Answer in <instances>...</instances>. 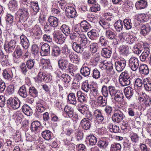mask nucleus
I'll return each mask as SVG.
<instances>
[{
  "instance_id": "nucleus-50",
  "label": "nucleus",
  "mask_w": 151,
  "mask_h": 151,
  "mask_svg": "<svg viewBox=\"0 0 151 151\" xmlns=\"http://www.w3.org/2000/svg\"><path fill=\"white\" fill-rule=\"evenodd\" d=\"M29 93L32 96L35 97L38 95V90L34 87L31 86L28 88Z\"/></svg>"
},
{
  "instance_id": "nucleus-6",
  "label": "nucleus",
  "mask_w": 151,
  "mask_h": 151,
  "mask_svg": "<svg viewBox=\"0 0 151 151\" xmlns=\"http://www.w3.org/2000/svg\"><path fill=\"white\" fill-rule=\"evenodd\" d=\"M7 104L13 109H17L20 106V101L19 99L16 97H10L7 101Z\"/></svg>"
},
{
  "instance_id": "nucleus-54",
  "label": "nucleus",
  "mask_w": 151,
  "mask_h": 151,
  "mask_svg": "<svg viewBox=\"0 0 151 151\" xmlns=\"http://www.w3.org/2000/svg\"><path fill=\"white\" fill-rule=\"evenodd\" d=\"M106 37L110 40H113L115 38V33L110 30H106L105 32Z\"/></svg>"
},
{
  "instance_id": "nucleus-45",
  "label": "nucleus",
  "mask_w": 151,
  "mask_h": 151,
  "mask_svg": "<svg viewBox=\"0 0 151 151\" xmlns=\"http://www.w3.org/2000/svg\"><path fill=\"white\" fill-rule=\"evenodd\" d=\"M32 32L34 36H40L42 33L40 27L37 25H35L34 27L32 29Z\"/></svg>"
},
{
  "instance_id": "nucleus-7",
  "label": "nucleus",
  "mask_w": 151,
  "mask_h": 151,
  "mask_svg": "<svg viewBox=\"0 0 151 151\" xmlns=\"http://www.w3.org/2000/svg\"><path fill=\"white\" fill-rule=\"evenodd\" d=\"M53 35L54 39L56 43L60 44L64 42L65 38L61 32L59 31H55Z\"/></svg>"
},
{
  "instance_id": "nucleus-33",
  "label": "nucleus",
  "mask_w": 151,
  "mask_h": 151,
  "mask_svg": "<svg viewBox=\"0 0 151 151\" xmlns=\"http://www.w3.org/2000/svg\"><path fill=\"white\" fill-rule=\"evenodd\" d=\"M42 137L45 140H49L52 137V133L50 130H46L42 131L41 133Z\"/></svg>"
},
{
  "instance_id": "nucleus-37",
  "label": "nucleus",
  "mask_w": 151,
  "mask_h": 151,
  "mask_svg": "<svg viewBox=\"0 0 151 151\" xmlns=\"http://www.w3.org/2000/svg\"><path fill=\"white\" fill-rule=\"evenodd\" d=\"M64 111L67 116L69 117H72L74 115V110L73 109L68 106H66L64 107Z\"/></svg>"
},
{
  "instance_id": "nucleus-58",
  "label": "nucleus",
  "mask_w": 151,
  "mask_h": 151,
  "mask_svg": "<svg viewBox=\"0 0 151 151\" xmlns=\"http://www.w3.org/2000/svg\"><path fill=\"white\" fill-rule=\"evenodd\" d=\"M98 48V45L96 42L92 43L90 45V50L92 53H95L97 52Z\"/></svg>"
},
{
  "instance_id": "nucleus-25",
  "label": "nucleus",
  "mask_w": 151,
  "mask_h": 151,
  "mask_svg": "<svg viewBox=\"0 0 151 151\" xmlns=\"http://www.w3.org/2000/svg\"><path fill=\"white\" fill-rule=\"evenodd\" d=\"M61 53V49L58 46L54 45L52 47L51 50V55L53 57H57Z\"/></svg>"
},
{
  "instance_id": "nucleus-20",
  "label": "nucleus",
  "mask_w": 151,
  "mask_h": 151,
  "mask_svg": "<svg viewBox=\"0 0 151 151\" xmlns=\"http://www.w3.org/2000/svg\"><path fill=\"white\" fill-rule=\"evenodd\" d=\"M151 30V28L149 24H143L142 26L140 31L141 34L143 36L147 35Z\"/></svg>"
},
{
  "instance_id": "nucleus-14",
  "label": "nucleus",
  "mask_w": 151,
  "mask_h": 151,
  "mask_svg": "<svg viewBox=\"0 0 151 151\" xmlns=\"http://www.w3.org/2000/svg\"><path fill=\"white\" fill-rule=\"evenodd\" d=\"M2 74L3 77L6 80L9 81H12L13 74L11 69H5L3 70Z\"/></svg>"
},
{
  "instance_id": "nucleus-18",
  "label": "nucleus",
  "mask_w": 151,
  "mask_h": 151,
  "mask_svg": "<svg viewBox=\"0 0 151 151\" xmlns=\"http://www.w3.org/2000/svg\"><path fill=\"white\" fill-rule=\"evenodd\" d=\"M20 43L25 49H27L29 46V42L27 37L22 35L20 37Z\"/></svg>"
},
{
  "instance_id": "nucleus-26",
  "label": "nucleus",
  "mask_w": 151,
  "mask_h": 151,
  "mask_svg": "<svg viewBox=\"0 0 151 151\" xmlns=\"http://www.w3.org/2000/svg\"><path fill=\"white\" fill-rule=\"evenodd\" d=\"M48 20L49 25L54 27H56L58 25V19L56 17L50 16L48 18Z\"/></svg>"
},
{
  "instance_id": "nucleus-17",
  "label": "nucleus",
  "mask_w": 151,
  "mask_h": 151,
  "mask_svg": "<svg viewBox=\"0 0 151 151\" xmlns=\"http://www.w3.org/2000/svg\"><path fill=\"white\" fill-rule=\"evenodd\" d=\"M77 98L73 93H70L68 96V102L73 105L76 106L77 103Z\"/></svg>"
},
{
  "instance_id": "nucleus-10",
  "label": "nucleus",
  "mask_w": 151,
  "mask_h": 151,
  "mask_svg": "<svg viewBox=\"0 0 151 151\" xmlns=\"http://www.w3.org/2000/svg\"><path fill=\"white\" fill-rule=\"evenodd\" d=\"M66 16L69 18H73L76 15V12L74 8L72 6H68L65 10Z\"/></svg>"
},
{
  "instance_id": "nucleus-53",
  "label": "nucleus",
  "mask_w": 151,
  "mask_h": 151,
  "mask_svg": "<svg viewBox=\"0 0 151 151\" xmlns=\"http://www.w3.org/2000/svg\"><path fill=\"white\" fill-rule=\"evenodd\" d=\"M122 148L119 143L114 144L111 145L110 151H120Z\"/></svg>"
},
{
  "instance_id": "nucleus-43",
  "label": "nucleus",
  "mask_w": 151,
  "mask_h": 151,
  "mask_svg": "<svg viewBox=\"0 0 151 151\" xmlns=\"http://www.w3.org/2000/svg\"><path fill=\"white\" fill-rule=\"evenodd\" d=\"M73 76H70L68 74L66 73H63L61 76V80L65 84L68 83L71 81L72 79V77Z\"/></svg>"
},
{
  "instance_id": "nucleus-4",
  "label": "nucleus",
  "mask_w": 151,
  "mask_h": 151,
  "mask_svg": "<svg viewBox=\"0 0 151 151\" xmlns=\"http://www.w3.org/2000/svg\"><path fill=\"white\" fill-rule=\"evenodd\" d=\"M28 7L22 5L18 10V12L20 16L19 18L22 22L23 20H27L29 17Z\"/></svg>"
},
{
  "instance_id": "nucleus-28",
  "label": "nucleus",
  "mask_w": 151,
  "mask_h": 151,
  "mask_svg": "<svg viewBox=\"0 0 151 151\" xmlns=\"http://www.w3.org/2000/svg\"><path fill=\"white\" fill-rule=\"evenodd\" d=\"M150 49L148 47L144 49V50L139 57L140 60L142 61H145L146 59L148 58L150 54Z\"/></svg>"
},
{
  "instance_id": "nucleus-59",
  "label": "nucleus",
  "mask_w": 151,
  "mask_h": 151,
  "mask_svg": "<svg viewBox=\"0 0 151 151\" xmlns=\"http://www.w3.org/2000/svg\"><path fill=\"white\" fill-rule=\"evenodd\" d=\"M91 85H89L88 82H85L82 84L81 88L85 92L87 93L91 89Z\"/></svg>"
},
{
  "instance_id": "nucleus-44",
  "label": "nucleus",
  "mask_w": 151,
  "mask_h": 151,
  "mask_svg": "<svg viewBox=\"0 0 151 151\" xmlns=\"http://www.w3.org/2000/svg\"><path fill=\"white\" fill-rule=\"evenodd\" d=\"M123 24L124 27L126 29H129L132 27V24L131 22V19H124L123 22Z\"/></svg>"
},
{
  "instance_id": "nucleus-32",
  "label": "nucleus",
  "mask_w": 151,
  "mask_h": 151,
  "mask_svg": "<svg viewBox=\"0 0 151 151\" xmlns=\"http://www.w3.org/2000/svg\"><path fill=\"white\" fill-rule=\"evenodd\" d=\"M115 30L118 32H119L123 29V22L122 20L119 19L114 24Z\"/></svg>"
},
{
  "instance_id": "nucleus-47",
  "label": "nucleus",
  "mask_w": 151,
  "mask_h": 151,
  "mask_svg": "<svg viewBox=\"0 0 151 151\" xmlns=\"http://www.w3.org/2000/svg\"><path fill=\"white\" fill-rule=\"evenodd\" d=\"M97 103L99 106L101 107H104L106 105V101L105 99H104L103 96H100L97 99Z\"/></svg>"
},
{
  "instance_id": "nucleus-23",
  "label": "nucleus",
  "mask_w": 151,
  "mask_h": 151,
  "mask_svg": "<svg viewBox=\"0 0 151 151\" xmlns=\"http://www.w3.org/2000/svg\"><path fill=\"white\" fill-rule=\"evenodd\" d=\"M124 93L126 98L129 99L134 94L133 89L130 86H128L124 89Z\"/></svg>"
},
{
  "instance_id": "nucleus-41",
  "label": "nucleus",
  "mask_w": 151,
  "mask_h": 151,
  "mask_svg": "<svg viewBox=\"0 0 151 151\" xmlns=\"http://www.w3.org/2000/svg\"><path fill=\"white\" fill-rule=\"evenodd\" d=\"M106 70L109 72L111 75H113L115 73V71L113 69V65L111 63H106Z\"/></svg>"
},
{
  "instance_id": "nucleus-5",
  "label": "nucleus",
  "mask_w": 151,
  "mask_h": 151,
  "mask_svg": "<svg viewBox=\"0 0 151 151\" xmlns=\"http://www.w3.org/2000/svg\"><path fill=\"white\" fill-rule=\"evenodd\" d=\"M125 117L124 114L121 111L119 110H117L114 111L111 118L113 122L119 123Z\"/></svg>"
},
{
  "instance_id": "nucleus-36",
  "label": "nucleus",
  "mask_w": 151,
  "mask_h": 151,
  "mask_svg": "<svg viewBox=\"0 0 151 151\" xmlns=\"http://www.w3.org/2000/svg\"><path fill=\"white\" fill-rule=\"evenodd\" d=\"M101 53L103 57L106 58H109L111 55L112 51L111 49L107 48H104L102 49Z\"/></svg>"
},
{
  "instance_id": "nucleus-48",
  "label": "nucleus",
  "mask_w": 151,
  "mask_h": 151,
  "mask_svg": "<svg viewBox=\"0 0 151 151\" xmlns=\"http://www.w3.org/2000/svg\"><path fill=\"white\" fill-rule=\"evenodd\" d=\"M41 125L40 122L35 121L32 122L31 126V129L32 132L35 131L40 128Z\"/></svg>"
},
{
  "instance_id": "nucleus-31",
  "label": "nucleus",
  "mask_w": 151,
  "mask_h": 151,
  "mask_svg": "<svg viewBox=\"0 0 151 151\" xmlns=\"http://www.w3.org/2000/svg\"><path fill=\"white\" fill-rule=\"evenodd\" d=\"M22 109L23 112L27 116H30L33 113L32 109L27 104L23 105L22 107Z\"/></svg>"
},
{
  "instance_id": "nucleus-13",
  "label": "nucleus",
  "mask_w": 151,
  "mask_h": 151,
  "mask_svg": "<svg viewBox=\"0 0 151 151\" xmlns=\"http://www.w3.org/2000/svg\"><path fill=\"white\" fill-rule=\"evenodd\" d=\"M93 116L96 121L99 122H102L105 119V117L100 109H96L93 111Z\"/></svg>"
},
{
  "instance_id": "nucleus-16",
  "label": "nucleus",
  "mask_w": 151,
  "mask_h": 151,
  "mask_svg": "<svg viewBox=\"0 0 151 151\" xmlns=\"http://www.w3.org/2000/svg\"><path fill=\"white\" fill-rule=\"evenodd\" d=\"M27 84L24 85L21 87L18 91L19 95L23 98H26L28 96L27 88L28 87Z\"/></svg>"
},
{
  "instance_id": "nucleus-19",
  "label": "nucleus",
  "mask_w": 151,
  "mask_h": 151,
  "mask_svg": "<svg viewBox=\"0 0 151 151\" xmlns=\"http://www.w3.org/2000/svg\"><path fill=\"white\" fill-rule=\"evenodd\" d=\"M59 67L62 70H67L68 61L65 59H61L58 61Z\"/></svg>"
},
{
  "instance_id": "nucleus-55",
  "label": "nucleus",
  "mask_w": 151,
  "mask_h": 151,
  "mask_svg": "<svg viewBox=\"0 0 151 151\" xmlns=\"http://www.w3.org/2000/svg\"><path fill=\"white\" fill-rule=\"evenodd\" d=\"M144 87L145 89L147 91H151V81L148 80H143Z\"/></svg>"
},
{
  "instance_id": "nucleus-34",
  "label": "nucleus",
  "mask_w": 151,
  "mask_h": 151,
  "mask_svg": "<svg viewBox=\"0 0 151 151\" xmlns=\"http://www.w3.org/2000/svg\"><path fill=\"white\" fill-rule=\"evenodd\" d=\"M80 124L83 129L87 130L89 129L91 123L89 120H87L86 119H83L81 122Z\"/></svg>"
},
{
  "instance_id": "nucleus-39",
  "label": "nucleus",
  "mask_w": 151,
  "mask_h": 151,
  "mask_svg": "<svg viewBox=\"0 0 151 151\" xmlns=\"http://www.w3.org/2000/svg\"><path fill=\"white\" fill-rule=\"evenodd\" d=\"M60 29L62 32L66 36H68L70 32V29L69 26L66 24H63L60 27Z\"/></svg>"
},
{
  "instance_id": "nucleus-57",
  "label": "nucleus",
  "mask_w": 151,
  "mask_h": 151,
  "mask_svg": "<svg viewBox=\"0 0 151 151\" xmlns=\"http://www.w3.org/2000/svg\"><path fill=\"white\" fill-rule=\"evenodd\" d=\"M69 57L71 61L73 63H77L80 60L79 57L77 55L70 54Z\"/></svg>"
},
{
  "instance_id": "nucleus-3",
  "label": "nucleus",
  "mask_w": 151,
  "mask_h": 151,
  "mask_svg": "<svg viewBox=\"0 0 151 151\" xmlns=\"http://www.w3.org/2000/svg\"><path fill=\"white\" fill-rule=\"evenodd\" d=\"M117 90L116 87L112 86L111 85L108 87L105 85H104L102 88L101 92L105 97H109V95L111 96L114 94L115 92Z\"/></svg>"
},
{
  "instance_id": "nucleus-51",
  "label": "nucleus",
  "mask_w": 151,
  "mask_h": 151,
  "mask_svg": "<svg viewBox=\"0 0 151 151\" xmlns=\"http://www.w3.org/2000/svg\"><path fill=\"white\" fill-rule=\"evenodd\" d=\"M35 63L34 60L30 59L27 61L26 65L28 69L29 70L34 69Z\"/></svg>"
},
{
  "instance_id": "nucleus-46",
  "label": "nucleus",
  "mask_w": 151,
  "mask_h": 151,
  "mask_svg": "<svg viewBox=\"0 0 151 151\" xmlns=\"http://www.w3.org/2000/svg\"><path fill=\"white\" fill-rule=\"evenodd\" d=\"M88 35L89 38L92 40L96 39L98 36V34L97 31L95 29H92L88 32Z\"/></svg>"
},
{
  "instance_id": "nucleus-27",
  "label": "nucleus",
  "mask_w": 151,
  "mask_h": 151,
  "mask_svg": "<svg viewBox=\"0 0 151 151\" xmlns=\"http://www.w3.org/2000/svg\"><path fill=\"white\" fill-rule=\"evenodd\" d=\"M147 5V2L145 0H141L137 1L135 6L137 9H141L145 8Z\"/></svg>"
},
{
  "instance_id": "nucleus-1",
  "label": "nucleus",
  "mask_w": 151,
  "mask_h": 151,
  "mask_svg": "<svg viewBox=\"0 0 151 151\" xmlns=\"http://www.w3.org/2000/svg\"><path fill=\"white\" fill-rule=\"evenodd\" d=\"M89 42V41L88 40L87 37L83 35L81 38L80 43L78 44L75 42H73L72 48L77 53H81L83 51L84 48L88 46Z\"/></svg>"
},
{
  "instance_id": "nucleus-38",
  "label": "nucleus",
  "mask_w": 151,
  "mask_h": 151,
  "mask_svg": "<svg viewBox=\"0 0 151 151\" xmlns=\"http://www.w3.org/2000/svg\"><path fill=\"white\" fill-rule=\"evenodd\" d=\"M87 141H88V144L90 146L95 145L97 143V139L93 135H90L86 138Z\"/></svg>"
},
{
  "instance_id": "nucleus-2",
  "label": "nucleus",
  "mask_w": 151,
  "mask_h": 151,
  "mask_svg": "<svg viewBox=\"0 0 151 151\" xmlns=\"http://www.w3.org/2000/svg\"><path fill=\"white\" fill-rule=\"evenodd\" d=\"M119 83L123 86H128L130 84L131 78L127 71L121 73L119 77Z\"/></svg>"
},
{
  "instance_id": "nucleus-22",
  "label": "nucleus",
  "mask_w": 151,
  "mask_h": 151,
  "mask_svg": "<svg viewBox=\"0 0 151 151\" xmlns=\"http://www.w3.org/2000/svg\"><path fill=\"white\" fill-rule=\"evenodd\" d=\"M80 25L81 29L84 32L88 31L91 27V24L86 20H83L81 22Z\"/></svg>"
},
{
  "instance_id": "nucleus-12",
  "label": "nucleus",
  "mask_w": 151,
  "mask_h": 151,
  "mask_svg": "<svg viewBox=\"0 0 151 151\" xmlns=\"http://www.w3.org/2000/svg\"><path fill=\"white\" fill-rule=\"evenodd\" d=\"M50 46L46 43L43 44L41 47V51L40 52L41 56H48L50 55Z\"/></svg>"
},
{
  "instance_id": "nucleus-62",
  "label": "nucleus",
  "mask_w": 151,
  "mask_h": 151,
  "mask_svg": "<svg viewBox=\"0 0 151 151\" xmlns=\"http://www.w3.org/2000/svg\"><path fill=\"white\" fill-rule=\"evenodd\" d=\"M128 49V47L127 46L122 45L119 47V49L121 53L125 54L127 53Z\"/></svg>"
},
{
  "instance_id": "nucleus-24",
  "label": "nucleus",
  "mask_w": 151,
  "mask_h": 151,
  "mask_svg": "<svg viewBox=\"0 0 151 151\" xmlns=\"http://www.w3.org/2000/svg\"><path fill=\"white\" fill-rule=\"evenodd\" d=\"M36 106V109L38 112H42L46 109V103L42 100L37 102Z\"/></svg>"
},
{
  "instance_id": "nucleus-35",
  "label": "nucleus",
  "mask_w": 151,
  "mask_h": 151,
  "mask_svg": "<svg viewBox=\"0 0 151 151\" xmlns=\"http://www.w3.org/2000/svg\"><path fill=\"white\" fill-rule=\"evenodd\" d=\"M91 68L87 66H82L80 70V73L84 77L88 76L90 74Z\"/></svg>"
},
{
  "instance_id": "nucleus-11",
  "label": "nucleus",
  "mask_w": 151,
  "mask_h": 151,
  "mask_svg": "<svg viewBox=\"0 0 151 151\" xmlns=\"http://www.w3.org/2000/svg\"><path fill=\"white\" fill-rule=\"evenodd\" d=\"M15 46V41L14 40L5 43L4 49L7 52L11 53L13 52Z\"/></svg>"
},
{
  "instance_id": "nucleus-56",
  "label": "nucleus",
  "mask_w": 151,
  "mask_h": 151,
  "mask_svg": "<svg viewBox=\"0 0 151 151\" xmlns=\"http://www.w3.org/2000/svg\"><path fill=\"white\" fill-rule=\"evenodd\" d=\"M6 18L7 24L12 26L14 22L13 16L11 14H8L6 16Z\"/></svg>"
},
{
  "instance_id": "nucleus-49",
  "label": "nucleus",
  "mask_w": 151,
  "mask_h": 151,
  "mask_svg": "<svg viewBox=\"0 0 151 151\" xmlns=\"http://www.w3.org/2000/svg\"><path fill=\"white\" fill-rule=\"evenodd\" d=\"M9 7L10 10L13 11L15 10L18 6L17 3L15 0H11L9 4Z\"/></svg>"
},
{
  "instance_id": "nucleus-9",
  "label": "nucleus",
  "mask_w": 151,
  "mask_h": 151,
  "mask_svg": "<svg viewBox=\"0 0 151 151\" xmlns=\"http://www.w3.org/2000/svg\"><path fill=\"white\" fill-rule=\"evenodd\" d=\"M126 65V61L123 59L115 62L114 66L116 70L118 72H120L125 68Z\"/></svg>"
},
{
  "instance_id": "nucleus-61",
  "label": "nucleus",
  "mask_w": 151,
  "mask_h": 151,
  "mask_svg": "<svg viewBox=\"0 0 151 151\" xmlns=\"http://www.w3.org/2000/svg\"><path fill=\"white\" fill-rule=\"evenodd\" d=\"M143 48L142 46L139 45L135 46L133 48V52L136 54L139 55L142 51Z\"/></svg>"
},
{
  "instance_id": "nucleus-8",
  "label": "nucleus",
  "mask_w": 151,
  "mask_h": 151,
  "mask_svg": "<svg viewBox=\"0 0 151 151\" xmlns=\"http://www.w3.org/2000/svg\"><path fill=\"white\" fill-rule=\"evenodd\" d=\"M129 66L134 71H136L139 65V61L138 59L133 56L129 60Z\"/></svg>"
},
{
  "instance_id": "nucleus-40",
  "label": "nucleus",
  "mask_w": 151,
  "mask_h": 151,
  "mask_svg": "<svg viewBox=\"0 0 151 151\" xmlns=\"http://www.w3.org/2000/svg\"><path fill=\"white\" fill-rule=\"evenodd\" d=\"M77 100L78 102L82 103L86 102V98L85 96L84 93L82 92L81 91H78L77 92Z\"/></svg>"
},
{
  "instance_id": "nucleus-30",
  "label": "nucleus",
  "mask_w": 151,
  "mask_h": 151,
  "mask_svg": "<svg viewBox=\"0 0 151 151\" xmlns=\"http://www.w3.org/2000/svg\"><path fill=\"white\" fill-rule=\"evenodd\" d=\"M114 94H113L111 96V97L113 98L116 101H118L119 99L120 101H123L124 96L122 93L119 90H117L115 92Z\"/></svg>"
},
{
  "instance_id": "nucleus-60",
  "label": "nucleus",
  "mask_w": 151,
  "mask_h": 151,
  "mask_svg": "<svg viewBox=\"0 0 151 151\" xmlns=\"http://www.w3.org/2000/svg\"><path fill=\"white\" fill-rule=\"evenodd\" d=\"M30 3L31 6L34 11L36 13L38 12L40 10V8L37 1H32Z\"/></svg>"
},
{
  "instance_id": "nucleus-15",
  "label": "nucleus",
  "mask_w": 151,
  "mask_h": 151,
  "mask_svg": "<svg viewBox=\"0 0 151 151\" xmlns=\"http://www.w3.org/2000/svg\"><path fill=\"white\" fill-rule=\"evenodd\" d=\"M109 139L108 138L100 139L97 143V145L100 149H105L107 148L109 144Z\"/></svg>"
},
{
  "instance_id": "nucleus-63",
  "label": "nucleus",
  "mask_w": 151,
  "mask_h": 151,
  "mask_svg": "<svg viewBox=\"0 0 151 151\" xmlns=\"http://www.w3.org/2000/svg\"><path fill=\"white\" fill-rule=\"evenodd\" d=\"M109 130L111 132L117 133L119 132V129L118 126L116 125H113L111 124L109 125Z\"/></svg>"
},
{
  "instance_id": "nucleus-29",
  "label": "nucleus",
  "mask_w": 151,
  "mask_h": 151,
  "mask_svg": "<svg viewBox=\"0 0 151 151\" xmlns=\"http://www.w3.org/2000/svg\"><path fill=\"white\" fill-rule=\"evenodd\" d=\"M41 64L43 65V68L44 69L49 68L51 69L52 66H50V59L42 58L40 60Z\"/></svg>"
},
{
  "instance_id": "nucleus-64",
  "label": "nucleus",
  "mask_w": 151,
  "mask_h": 151,
  "mask_svg": "<svg viewBox=\"0 0 151 151\" xmlns=\"http://www.w3.org/2000/svg\"><path fill=\"white\" fill-rule=\"evenodd\" d=\"M78 110L82 114H84L87 109L86 106L84 105H78L77 107Z\"/></svg>"
},
{
  "instance_id": "nucleus-52",
  "label": "nucleus",
  "mask_w": 151,
  "mask_h": 151,
  "mask_svg": "<svg viewBox=\"0 0 151 151\" xmlns=\"http://www.w3.org/2000/svg\"><path fill=\"white\" fill-rule=\"evenodd\" d=\"M20 71L22 74L24 76L27 75L28 69L26 64L24 63H22L20 65Z\"/></svg>"
},
{
  "instance_id": "nucleus-21",
  "label": "nucleus",
  "mask_w": 151,
  "mask_h": 151,
  "mask_svg": "<svg viewBox=\"0 0 151 151\" xmlns=\"http://www.w3.org/2000/svg\"><path fill=\"white\" fill-rule=\"evenodd\" d=\"M25 50L22 49L20 46H17L15 48L14 52V57L17 58H20L22 56Z\"/></svg>"
},
{
  "instance_id": "nucleus-42",
  "label": "nucleus",
  "mask_w": 151,
  "mask_h": 151,
  "mask_svg": "<svg viewBox=\"0 0 151 151\" xmlns=\"http://www.w3.org/2000/svg\"><path fill=\"white\" fill-rule=\"evenodd\" d=\"M139 71L140 73L147 75L149 73V71L147 65L145 64L141 65L139 67Z\"/></svg>"
}]
</instances>
